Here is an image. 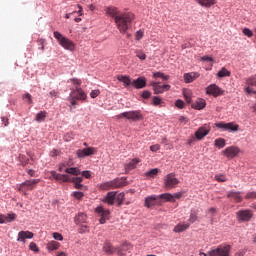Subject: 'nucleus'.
I'll list each match as a JSON object with an SVG mask.
<instances>
[{"label": "nucleus", "instance_id": "6e6d98bb", "mask_svg": "<svg viewBox=\"0 0 256 256\" xmlns=\"http://www.w3.org/2000/svg\"><path fill=\"white\" fill-rule=\"evenodd\" d=\"M175 106L178 108V109H183L185 107V102H183V100L181 99H178L176 100L175 102Z\"/></svg>", "mask_w": 256, "mask_h": 256}, {"label": "nucleus", "instance_id": "20e7f679", "mask_svg": "<svg viewBox=\"0 0 256 256\" xmlns=\"http://www.w3.org/2000/svg\"><path fill=\"white\" fill-rule=\"evenodd\" d=\"M54 37L59 42V45L63 47L64 49H67L68 51H74L75 50V43L73 41L69 40L67 37L63 36L59 31L54 32Z\"/></svg>", "mask_w": 256, "mask_h": 256}, {"label": "nucleus", "instance_id": "c9c22d12", "mask_svg": "<svg viewBox=\"0 0 256 256\" xmlns=\"http://www.w3.org/2000/svg\"><path fill=\"white\" fill-rule=\"evenodd\" d=\"M165 102H163V99H161V97L159 96H154L152 98V105H154V107H161L162 105H164Z\"/></svg>", "mask_w": 256, "mask_h": 256}, {"label": "nucleus", "instance_id": "393cba45", "mask_svg": "<svg viewBox=\"0 0 256 256\" xmlns=\"http://www.w3.org/2000/svg\"><path fill=\"white\" fill-rule=\"evenodd\" d=\"M141 160L134 158L129 163L124 165V169L126 173H129V171H133V169L137 168V164L140 163Z\"/></svg>", "mask_w": 256, "mask_h": 256}, {"label": "nucleus", "instance_id": "2eb2a0df", "mask_svg": "<svg viewBox=\"0 0 256 256\" xmlns=\"http://www.w3.org/2000/svg\"><path fill=\"white\" fill-rule=\"evenodd\" d=\"M133 249V245L130 243H124L121 246H116V253L118 256H125L128 253H131V250Z\"/></svg>", "mask_w": 256, "mask_h": 256}, {"label": "nucleus", "instance_id": "09e8293b", "mask_svg": "<svg viewBox=\"0 0 256 256\" xmlns=\"http://www.w3.org/2000/svg\"><path fill=\"white\" fill-rule=\"evenodd\" d=\"M246 85H248V87H256V77L252 76L246 79Z\"/></svg>", "mask_w": 256, "mask_h": 256}, {"label": "nucleus", "instance_id": "7ed1b4c3", "mask_svg": "<svg viewBox=\"0 0 256 256\" xmlns=\"http://www.w3.org/2000/svg\"><path fill=\"white\" fill-rule=\"evenodd\" d=\"M231 253V245L221 244L208 251V256H229Z\"/></svg>", "mask_w": 256, "mask_h": 256}, {"label": "nucleus", "instance_id": "13d9d810", "mask_svg": "<svg viewBox=\"0 0 256 256\" xmlns=\"http://www.w3.org/2000/svg\"><path fill=\"white\" fill-rule=\"evenodd\" d=\"M89 231V227L87 225H82L79 229H78V232L80 234H83V233H88Z\"/></svg>", "mask_w": 256, "mask_h": 256}, {"label": "nucleus", "instance_id": "052dcab7", "mask_svg": "<svg viewBox=\"0 0 256 256\" xmlns=\"http://www.w3.org/2000/svg\"><path fill=\"white\" fill-rule=\"evenodd\" d=\"M101 92L99 91V90H92L91 91V93H90V97L92 98V99H96V97H99V94H100Z\"/></svg>", "mask_w": 256, "mask_h": 256}, {"label": "nucleus", "instance_id": "0eeeda50", "mask_svg": "<svg viewBox=\"0 0 256 256\" xmlns=\"http://www.w3.org/2000/svg\"><path fill=\"white\" fill-rule=\"evenodd\" d=\"M123 118L128 119L129 121H141V119H143V115H141V111H128L117 116V119Z\"/></svg>", "mask_w": 256, "mask_h": 256}, {"label": "nucleus", "instance_id": "f8f14e48", "mask_svg": "<svg viewBox=\"0 0 256 256\" xmlns=\"http://www.w3.org/2000/svg\"><path fill=\"white\" fill-rule=\"evenodd\" d=\"M207 95H212V97H219L225 93L217 84H211L206 88Z\"/></svg>", "mask_w": 256, "mask_h": 256}, {"label": "nucleus", "instance_id": "4c0bfd02", "mask_svg": "<svg viewBox=\"0 0 256 256\" xmlns=\"http://www.w3.org/2000/svg\"><path fill=\"white\" fill-rule=\"evenodd\" d=\"M68 83H73V88L71 89H81V79L72 78L68 81Z\"/></svg>", "mask_w": 256, "mask_h": 256}, {"label": "nucleus", "instance_id": "aec40b11", "mask_svg": "<svg viewBox=\"0 0 256 256\" xmlns=\"http://www.w3.org/2000/svg\"><path fill=\"white\" fill-rule=\"evenodd\" d=\"M51 177L56 181H63V183H71V178L67 174H58L55 171L51 172Z\"/></svg>", "mask_w": 256, "mask_h": 256}, {"label": "nucleus", "instance_id": "37998d69", "mask_svg": "<svg viewBox=\"0 0 256 256\" xmlns=\"http://www.w3.org/2000/svg\"><path fill=\"white\" fill-rule=\"evenodd\" d=\"M154 79H163V81H168L169 75H165L163 72H155L153 74Z\"/></svg>", "mask_w": 256, "mask_h": 256}, {"label": "nucleus", "instance_id": "2f4dec72", "mask_svg": "<svg viewBox=\"0 0 256 256\" xmlns=\"http://www.w3.org/2000/svg\"><path fill=\"white\" fill-rule=\"evenodd\" d=\"M201 7H212V5H215L217 3V0H196Z\"/></svg>", "mask_w": 256, "mask_h": 256}, {"label": "nucleus", "instance_id": "39448f33", "mask_svg": "<svg viewBox=\"0 0 256 256\" xmlns=\"http://www.w3.org/2000/svg\"><path fill=\"white\" fill-rule=\"evenodd\" d=\"M95 213L97 217H100L99 223L101 225H105V223H107V221H109L110 219L111 212L109 211V209L103 208V206L96 207Z\"/></svg>", "mask_w": 256, "mask_h": 256}, {"label": "nucleus", "instance_id": "774afa93", "mask_svg": "<svg viewBox=\"0 0 256 256\" xmlns=\"http://www.w3.org/2000/svg\"><path fill=\"white\" fill-rule=\"evenodd\" d=\"M20 161H22V165H27V163H29V159L25 160L24 155H20Z\"/></svg>", "mask_w": 256, "mask_h": 256}, {"label": "nucleus", "instance_id": "f704fd0d", "mask_svg": "<svg viewBox=\"0 0 256 256\" xmlns=\"http://www.w3.org/2000/svg\"><path fill=\"white\" fill-rule=\"evenodd\" d=\"M46 118H47V112L46 111H40L38 114H36L35 121H37V123H41Z\"/></svg>", "mask_w": 256, "mask_h": 256}, {"label": "nucleus", "instance_id": "a211bd4d", "mask_svg": "<svg viewBox=\"0 0 256 256\" xmlns=\"http://www.w3.org/2000/svg\"><path fill=\"white\" fill-rule=\"evenodd\" d=\"M70 183L74 184L75 189L80 191H87V186L81 184L83 183V177H74L70 179Z\"/></svg>", "mask_w": 256, "mask_h": 256}, {"label": "nucleus", "instance_id": "de8ad7c7", "mask_svg": "<svg viewBox=\"0 0 256 256\" xmlns=\"http://www.w3.org/2000/svg\"><path fill=\"white\" fill-rule=\"evenodd\" d=\"M158 199H164L165 201H173V194L170 193H164L158 195Z\"/></svg>", "mask_w": 256, "mask_h": 256}, {"label": "nucleus", "instance_id": "79ce46f5", "mask_svg": "<svg viewBox=\"0 0 256 256\" xmlns=\"http://www.w3.org/2000/svg\"><path fill=\"white\" fill-rule=\"evenodd\" d=\"M217 77H220V78L231 77V72L226 68H222L220 71H218Z\"/></svg>", "mask_w": 256, "mask_h": 256}, {"label": "nucleus", "instance_id": "cd10ccee", "mask_svg": "<svg viewBox=\"0 0 256 256\" xmlns=\"http://www.w3.org/2000/svg\"><path fill=\"white\" fill-rule=\"evenodd\" d=\"M207 103L205 102V99L198 98L193 104L192 109H197L198 111H201V109H205V106Z\"/></svg>", "mask_w": 256, "mask_h": 256}, {"label": "nucleus", "instance_id": "338daca9", "mask_svg": "<svg viewBox=\"0 0 256 256\" xmlns=\"http://www.w3.org/2000/svg\"><path fill=\"white\" fill-rule=\"evenodd\" d=\"M195 136H190L187 140L188 145H193L195 143Z\"/></svg>", "mask_w": 256, "mask_h": 256}, {"label": "nucleus", "instance_id": "423d86ee", "mask_svg": "<svg viewBox=\"0 0 256 256\" xmlns=\"http://www.w3.org/2000/svg\"><path fill=\"white\" fill-rule=\"evenodd\" d=\"M39 181V179L26 180L19 185L18 191L27 195V191H33L35 189V185H37Z\"/></svg>", "mask_w": 256, "mask_h": 256}, {"label": "nucleus", "instance_id": "bb28decb", "mask_svg": "<svg viewBox=\"0 0 256 256\" xmlns=\"http://www.w3.org/2000/svg\"><path fill=\"white\" fill-rule=\"evenodd\" d=\"M103 201L104 203H107V205H115L116 192H108L106 197H104Z\"/></svg>", "mask_w": 256, "mask_h": 256}, {"label": "nucleus", "instance_id": "4468645a", "mask_svg": "<svg viewBox=\"0 0 256 256\" xmlns=\"http://www.w3.org/2000/svg\"><path fill=\"white\" fill-rule=\"evenodd\" d=\"M70 97H73L76 101H85L87 93L83 91V88L71 89Z\"/></svg>", "mask_w": 256, "mask_h": 256}, {"label": "nucleus", "instance_id": "c756f323", "mask_svg": "<svg viewBox=\"0 0 256 256\" xmlns=\"http://www.w3.org/2000/svg\"><path fill=\"white\" fill-rule=\"evenodd\" d=\"M117 80L124 83V87H129V85H132L133 83L131 82V77L125 75H118Z\"/></svg>", "mask_w": 256, "mask_h": 256}, {"label": "nucleus", "instance_id": "a18cd8bd", "mask_svg": "<svg viewBox=\"0 0 256 256\" xmlns=\"http://www.w3.org/2000/svg\"><path fill=\"white\" fill-rule=\"evenodd\" d=\"M135 55L136 57H138V59H140V61H145V59H147V55L145 54V52H143V50H135Z\"/></svg>", "mask_w": 256, "mask_h": 256}, {"label": "nucleus", "instance_id": "ddd939ff", "mask_svg": "<svg viewBox=\"0 0 256 256\" xmlns=\"http://www.w3.org/2000/svg\"><path fill=\"white\" fill-rule=\"evenodd\" d=\"M218 129H223L224 131H239V125L233 122H218L215 124Z\"/></svg>", "mask_w": 256, "mask_h": 256}, {"label": "nucleus", "instance_id": "6ab92c4d", "mask_svg": "<svg viewBox=\"0 0 256 256\" xmlns=\"http://www.w3.org/2000/svg\"><path fill=\"white\" fill-rule=\"evenodd\" d=\"M132 87H135V89H143L147 87V79H145V77H139L133 80Z\"/></svg>", "mask_w": 256, "mask_h": 256}, {"label": "nucleus", "instance_id": "7c9ffc66", "mask_svg": "<svg viewBox=\"0 0 256 256\" xmlns=\"http://www.w3.org/2000/svg\"><path fill=\"white\" fill-rule=\"evenodd\" d=\"M76 225H81V223H87V215L83 212L78 213L75 217Z\"/></svg>", "mask_w": 256, "mask_h": 256}, {"label": "nucleus", "instance_id": "dca6fc26", "mask_svg": "<svg viewBox=\"0 0 256 256\" xmlns=\"http://www.w3.org/2000/svg\"><path fill=\"white\" fill-rule=\"evenodd\" d=\"M209 131L211 129L209 128V125L205 124L204 126L200 127L196 132H195V137L198 141H201L204 137H207L209 135Z\"/></svg>", "mask_w": 256, "mask_h": 256}, {"label": "nucleus", "instance_id": "680f3d73", "mask_svg": "<svg viewBox=\"0 0 256 256\" xmlns=\"http://www.w3.org/2000/svg\"><path fill=\"white\" fill-rule=\"evenodd\" d=\"M141 97L143 99H149V97H151V92L148 91V90H145V91L142 92Z\"/></svg>", "mask_w": 256, "mask_h": 256}, {"label": "nucleus", "instance_id": "a19ab883", "mask_svg": "<svg viewBox=\"0 0 256 256\" xmlns=\"http://www.w3.org/2000/svg\"><path fill=\"white\" fill-rule=\"evenodd\" d=\"M123 201H125V193L116 194L117 207H121V205H123Z\"/></svg>", "mask_w": 256, "mask_h": 256}, {"label": "nucleus", "instance_id": "8fccbe9b", "mask_svg": "<svg viewBox=\"0 0 256 256\" xmlns=\"http://www.w3.org/2000/svg\"><path fill=\"white\" fill-rule=\"evenodd\" d=\"M72 197H74L78 201H81V199H83V197H85V194L83 192L74 191V192H72Z\"/></svg>", "mask_w": 256, "mask_h": 256}, {"label": "nucleus", "instance_id": "f03ea898", "mask_svg": "<svg viewBox=\"0 0 256 256\" xmlns=\"http://www.w3.org/2000/svg\"><path fill=\"white\" fill-rule=\"evenodd\" d=\"M125 185H127L125 178H115L112 181L99 184L98 188L101 189V191H109L111 189H119L121 187H125Z\"/></svg>", "mask_w": 256, "mask_h": 256}, {"label": "nucleus", "instance_id": "4be33fe9", "mask_svg": "<svg viewBox=\"0 0 256 256\" xmlns=\"http://www.w3.org/2000/svg\"><path fill=\"white\" fill-rule=\"evenodd\" d=\"M34 234L31 231H20L18 233L17 241L25 243V239H33Z\"/></svg>", "mask_w": 256, "mask_h": 256}, {"label": "nucleus", "instance_id": "c03bdc74", "mask_svg": "<svg viewBox=\"0 0 256 256\" xmlns=\"http://www.w3.org/2000/svg\"><path fill=\"white\" fill-rule=\"evenodd\" d=\"M198 211L197 210H191V212H190V217H189V219H188V221H189V223H195V221H197V219H198Z\"/></svg>", "mask_w": 256, "mask_h": 256}, {"label": "nucleus", "instance_id": "5fc2aeb1", "mask_svg": "<svg viewBox=\"0 0 256 256\" xmlns=\"http://www.w3.org/2000/svg\"><path fill=\"white\" fill-rule=\"evenodd\" d=\"M216 181H218L219 183H225V181H227V177H225V175L221 174V175H216L215 176Z\"/></svg>", "mask_w": 256, "mask_h": 256}, {"label": "nucleus", "instance_id": "603ef678", "mask_svg": "<svg viewBox=\"0 0 256 256\" xmlns=\"http://www.w3.org/2000/svg\"><path fill=\"white\" fill-rule=\"evenodd\" d=\"M29 250L34 251L35 253H39V247L37 246V244L35 242H31L29 244Z\"/></svg>", "mask_w": 256, "mask_h": 256}, {"label": "nucleus", "instance_id": "a878e982", "mask_svg": "<svg viewBox=\"0 0 256 256\" xmlns=\"http://www.w3.org/2000/svg\"><path fill=\"white\" fill-rule=\"evenodd\" d=\"M195 79H199V73L197 72H190L184 74V81L185 83H193Z\"/></svg>", "mask_w": 256, "mask_h": 256}, {"label": "nucleus", "instance_id": "864d4df0", "mask_svg": "<svg viewBox=\"0 0 256 256\" xmlns=\"http://www.w3.org/2000/svg\"><path fill=\"white\" fill-rule=\"evenodd\" d=\"M242 33L246 37H249V38L253 37V31H251V29H249V28H244Z\"/></svg>", "mask_w": 256, "mask_h": 256}, {"label": "nucleus", "instance_id": "49530a36", "mask_svg": "<svg viewBox=\"0 0 256 256\" xmlns=\"http://www.w3.org/2000/svg\"><path fill=\"white\" fill-rule=\"evenodd\" d=\"M214 145L215 147H217L218 149H223V147H225V139L223 138H218L214 141Z\"/></svg>", "mask_w": 256, "mask_h": 256}, {"label": "nucleus", "instance_id": "c85d7f7f", "mask_svg": "<svg viewBox=\"0 0 256 256\" xmlns=\"http://www.w3.org/2000/svg\"><path fill=\"white\" fill-rule=\"evenodd\" d=\"M227 197L229 199H234L236 203H241V201H243V197H241V192L230 191L228 192Z\"/></svg>", "mask_w": 256, "mask_h": 256}, {"label": "nucleus", "instance_id": "58836bf2", "mask_svg": "<svg viewBox=\"0 0 256 256\" xmlns=\"http://www.w3.org/2000/svg\"><path fill=\"white\" fill-rule=\"evenodd\" d=\"M65 173H68L69 175H81V170L79 168L71 167V168H66Z\"/></svg>", "mask_w": 256, "mask_h": 256}, {"label": "nucleus", "instance_id": "5701e85b", "mask_svg": "<svg viewBox=\"0 0 256 256\" xmlns=\"http://www.w3.org/2000/svg\"><path fill=\"white\" fill-rule=\"evenodd\" d=\"M102 251L106 253V255H113V253L117 252V247H114L111 242L106 241L102 247Z\"/></svg>", "mask_w": 256, "mask_h": 256}, {"label": "nucleus", "instance_id": "3c124183", "mask_svg": "<svg viewBox=\"0 0 256 256\" xmlns=\"http://www.w3.org/2000/svg\"><path fill=\"white\" fill-rule=\"evenodd\" d=\"M23 99L24 101H26V103H28V105H31V103H33V98L29 93L24 94Z\"/></svg>", "mask_w": 256, "mask_h": 256}, {"label": "nucleus", "instance_id": "0e129e2a", "mask_svg": "<svg viewBox=\"0 0 256 256\" xmlns=\"http://www.w3.org/2000/svg\"><path fill=\"white\" fill-rule=\"evenodd\" d=\"M200 61H208L210 63H213V57L211 56H203L200 58Z\"/></svg>", "mask_w": 256, "mask_h": 256}, {"label": "nucleus", "instance_id": "ea45409f", "mask_svg": "<svg viewBox=\"0 0 256 256\" xmlns=\"http://www.w3.org/2000/svg\"><path fill=\"white\" fill-rule=\"evenodd\" d=\"M158 173H159V169L154 168L145 172V177H149L150 179H153L156 175H158Z\"/></svg>", "mask_w": 256, "mask_h": 256}, {"label": "nucleus", "instance_id": "4d7b16f0", "mask_svg": "<svg viewBox=\"0 0 256 256\" xmlns=\"http://www.w3.org/2000/svg\"><path fill=\"white\" fill-rule=\"evenodd\" d=\"M52 235H53V238H54L56 241H63V235H61V233H59V232H54Z\"/></svg>", "mask_w": 256, "mask_h": 256}, {"label": "nucleus", "instance_id": "412c9836", "mask_svg": "<svg viewBox=\"0 0 256 256\" xmlns=\"http://www.w3.org/2000/svg\"><path fill=\"white\" fill-rule=\"evenodd\" d=\"M157 201H159V196H148L145 198V207H147L148 209H151V207H155V205H157Z\"/></svg>", "mask_w": 256, "mask_h": 256}, {"label": "nucleus", "instance_id": "e2e57ef3", "mask_svg": "<svg viewBox=\"0 0 256 256\" xmlns=\"http://www.w3.org/2000/svg\"><path fill=\"white\" fill-rule=\"evenodd\" d=\"M245 199H256V192H248Z\"/></svg>", "mask_w": 256, "mask_h": 256}, {"label": "nucleus", "instance_id": "9b49d317", "mask_svg": "<svg viewBox=\"0 0 256 256\" xmlns=\"http://www.w3.org/2000/svg\"><path fill=\"white\" fill-rule=\"evenodd\" d=\"M151 86L154 91V95H161V93H165V91H169L171 89V85H160L158 82H152Z\"/></svg>", "mask_w": 256, "mask_h": 256}, {"label": "nucleus", "instance_id": "473e14b6", "mask_svg": "<svg viewBox=\"0 0 256 256\" xmlns=\"http://www.w3.org/2000/svg\"><path fill=\"white\" fill-rule=\"evenodd\" d=\"M59 247H61V244L57 241H50L48 242L46 249H48V251H57V249H59Z\"/></svg>", "mask_w": 256, "mask_h": 256}, {"label": "nucleus", "instance_id": "69168bd1", "mask_svg": "<svg viewBox=\"0 0 256 256\" xmlns=\"http://www.w3.org/2000/svg\"><path fill=\"white\" fill-rule=\"evenodd\" d=\"M82 176L85 177V179H91V171L89 170L83 171Z\"/></svg>", "mask_w": 256, "mask_h": 256}, {"label": "nucleus", "instance_id": "bf43d9fd", "mask_svg": "<svg viewBox=\"0 0 256 256\" xmlns=\"http://www.w3.org/2000/svg\"><path fill=\"white\" fill-rule=\"evenodd\" d=\"M159 149H161V145H159V144L150 146V151H152L153 153H157V151H159Z\"/></svg>", "mask_w": 256, "mask_h": 256}, {"label": "nucleus", "instance_id": "e433bc0d", "mask_svg": "<svg viewBox=\"0 0 256 256\" xmlns=\"http://www.w3.org/2000/svg\"><path fill=\"white\" fill-rule=\"evenodd\" d=\"M183 95H184V99L186 100V102L191 103V99L193 97V92L189 89H184Z\"/></svg>", "mask_w": 256, "mask_h": 256}, {"label": "nucleus", "instance_id": "b1692460", "mask_svg": "<svg viewBox=\"0 0 256 256\" xmlns=\"http://www.w3.org/2000/svg\"><path fill=\"white\" fill-rule=\"evenodd\" d=\"M105 11L107 15H109L110 17H113L114 20L117 19L118 15H121L123 13L119 11L115 6L106 7Z\"/></svg>", "mask_w": 256, "mask_h": 256}, {"label": "nucleus", "instance_id": "1a4fd4ad", "mask_svg": "<svg viewBox=\"0 0 256 256\" xmlns=\"http://www.w3.org/2000/svg\"><path fill=\"white\" fill-rule=\"evenodd\" d=\"M95 153H97V148L95 147H87L76 151V155L79 159H84V157H91V155H95Z\"/></svg>", "mask_w": 256, "mask_h": 256}, {"label": "nucleus", "instance_id": "9d476101", "mask_svg": "<svg viewBox=\"0 0 256 256\" xmlns=\"http://www.w3.org/2000/svg\"><path fill=\"white\" fill-rule=\"evenodd\" d=\"M222 153L227 157V159H234V157H237L239 153H241V150L237 146H229L224 149Z\"/></svg>", "mask_w": 256, "mask_h": 256}, {"label": "nucleus", "instance_id": "6e6552de", "mask_svg": "<svg viewBox=\"0 0 256 256\" xmlns=\"http://www.w3.org/2000/svg\"><path fill=\"white\" fill-rule=\"evenodd\" d=\"M179 185V179L175 177V174L170 173L164 178V186L166 189H173Z\"/></svg>", "mask_w": 256, "mask_h": 256}, {"label": "nucleus", "instance_id": "72a5a7b5", "mask_svg": "<svg viewBox=\"0 0 256 256\" xmlns=\"http://www.w3.org/2000/svg\"><path fill=\"white\" fill-rule=\"evenodd\" d=\"M190 225V223L178 224L174 227V233H183V231H187V228L190 227Z\"/></svg>", "mask_w": 256, "mask_h": 256}, {"label": "nucleus", "instance_id": "f3484780", "mask_svg": "<svg viewBox=\"0 0 256 256\" xmlns=\"http://www.w3.org/2000/svg\"><path fill=\"white\" fill-rule=\"evenodd\" d=\"M239 221H251L253 218V211L251 210H240L237 212Z\"/></svg>", "mask_w": 256, "mask_h": 256}, {"label": "nucleus", "instance_id": "f257e3e1", "mask_svg": "<svg viewBox=\"0 0 256 256\" xmlns=\"http://www.w3.org/2000/svg\"><path fill=\"white\" fill-rule=\"evenodd\" d=\"M133 19H135V15L133 13L122 12L121 14L117 15L114 21L120 33L125 34L127 31H129V27H131Z\"/></svg>", "mask_w": 256, "mask_h": 256}]
</instances>
